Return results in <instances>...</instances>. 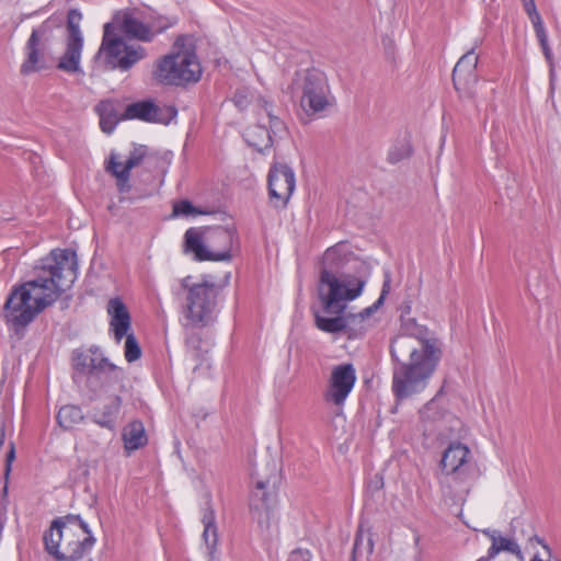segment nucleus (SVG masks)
I'll return each instance as SVG.
<instances>
[{"instance_id": "nucleus-1", "label": "nucleus", "mask_w": 561, "mask_h": 561, "mask_svg": "<svg viewBox=\"0 0 561 561\" xmlns=\"http://www.w3.org/2000/svg\"><path fill=\"white\" fill-rule=\"evenodd\" d=\"M393 366L392 391L402 400L422 392L435 370L440 356L437 340H416L397 336L390 346Z\"/></svg>"}, {"instance_id": "nucleus-2", "label": "nucleus", "mask_w": 561, "mask_h": 561, "mask_svg": "<svg viewBox=\"0 0 561 561\" xmlns=\"http://www.w3.org/2000/svg\"><path fill=\"white\" fill-rule=\"evenodd\" d=\"M37 275L21 286L30 291L36 316L51 306L62 293L69 289L77 278L78 260L71 249H54L39 261Z\"/></svg>"}, {"instance_id": "nucleus-3", "label": "nucleus", "mask_w": 561, "mask_h": 561, "mask_svg": "<svg viewBox=\"0 0 561 561\" xmlns=\"http://www.w3.org/2000/svg\"><path fill=\"white\" fill-rule=\"evenodd\" d=\"M45 551L56 561H80L94 547L96 538L80 515L55 518L43 536Z\"/></svg>"}, {"instance_id": "nucleus-4", "label": "nucleus", "mask_w": 561, "mask_h": 561, "mask_svg": "<svg viewBox=\"0 0 561 561\" xmlns=\"http://www.w3.org/2000/svg\"><path fill=\"white\" fill-rule=\"evenodd\" d=\"M352 252L345 244L337 243L329 248L321 262L319 296L323 305V312L330 313L335 307L341 312L345 309V300L357 298L366 284L364 279L351 278L341 282L337 273L350 261Z\"/></svg>"}, {"instance_id": "nucleus-5", "label": "nucleus", "mask_w": 561, "mask_h": 561, "mask_svg": "<svg viewBox=\"0 0 561 561\" xmlns=\"http://www.w3.org/2000/svg\"><path fill=\"white\" fill-rule=\"evenodd\" d=\"M234 236V228H209L206 230V243H204L202 233L195 228H190L184 234V248L186 252H192L194 259L199 262L229 261Z\"/></svg>"}, {"instance_id": "nucleus-6", "label": "nucleus", "mask_w": 561, "mask_h": 561, "mask_svg": "<svg viewBox=\"0 0 561 561\" xmlns=\"http://www.w3.org/2000/svg\"><path fill=\"white\" fill-rule=\"evenodd\" d=\"M288 92L298 96L301 108L307 115L323 112L330 106V87L323 71L311 68L296 71Z\"/></svg>"}, {"instance_id": "nucleus-7", "label": "nucleus", "mask_w": 561, "mask_h": 561, "mask_svg": "<svg viewBox=\"0 0 561 561\" xmlns=\"http://www.w3.org/2000/svg\"><path fill=\"white\" fill-rule=\"evenodd\" d=\"M190 276L181 280L182 288L187 290L184 317L192 327H206L215 319L219 286L208 280L190 285Z\"/></svg>"}, {"instance_id": "nucleus-8", "label": "nucleus", "mask_w": 561, "mask_h": 561, "mask_svg": "<svg viewBox=\"0 0 561 561\" xmlns=\"http://www.w3.org/2000/svg\"><path fill=\"white\" fill-rule=\"evenodd\" d=\"M201 75L202 69L197 56L190 49H179L163 56L153 71V77L158 82L172 85L197 82Z\"/></svg>"}, {"instance_id": "nucleus-9", "label": "nucleus", "mask_w": 561, "mask_h": 561, "mask_svg": "<svg viewBox=\"0 0 561 561\" xmlns=\"http://www.w3.org/2000/svg\"><path fill=\"white\" fill-rule=\"evenodd\" d=\"M254 485L250 495V512L262 529H268L275 517L276 490L279 477L275 463H272L270 473L264 476L253 473Z\"/></svg>"}, {"instance_id": "nucleus-10", "label": "nucleus", "mask_w": 561, "mask_h": 561, "mask_svg": "<svg viewBox=\"0 0 561 561\" xmlns=\"http://www.w3.org/2000/svg\"><path fill=\"white\" fill-rule=\"evenodd\" d=\"M104 54L106 64L122 71L129 70L135 64L146 57V49L140 45H127L116 33L113 22L104 25L102 44L98 55Z\"/></svg>"}, {"instance_id": "nucleus-11", "label": "nucleus", "mask_w": 561, "mask_h": 561, "mask_svg": "<svg viewBox=\"0 0 561 561\" xmlns=\"http://www.w3.org/2000/svg\"><path fill=\"white\" fill-rule=\"evenodd\" d=\"M56 26L58 23L49 18L32 31L24 48L25 59L20 69L22 75H31L47 68L46 53Z\"/></svg>"}, {"instance_id": "nucleus-12", "label": "nucleus", "mask_w": 561, "mask_h": 561, "mask_svg": "<svg viewBox=\"0 0 561 561\" xmlns=\"http://www.w3.org/2000/svg\"><path fill=\"white\" fill-rule=\"evenodd\" d=\"M82 14L78 9H70L67 14L66 49L60 56L57 68L67 73H80L83 34L80 30Z\"/></svg>"}, {"instance_id": "nucleus-13", "label": "nucleus", "mask_w": 561, "mask_h": 561, "mask_svg": "<svg viewBox=\"0 0 561 561\" xmlns=\"http://www.w3.org/2000/svg\"><path fill=\"white\" fill-rule=\"evenodd\" d=\"M31 294L24 286H14L7 297L3 306V318L12 330L20 334L35 319L33 305L30 304Z\"/></svg>"}, {"instance_id": "nucleus-14", "label": "nucleus", "mask_w": 561, "mask_h": 561, "mask_svg": "<svg viewBox=\"0 0 561 561\" xmlns=\"http://www.w3.org/2000/svg\"><path fill=\"white\" fill-rule=\"evenodd\" d=\"M296 186L294 170L287 164L275 163L268 172V193L276 207H286Z\"/></svg>"}, {"instance_id": "nucleus-15", "label": "nucleus", "mask_w": 561, "mask_h": 561, "mask_svg": "<svg viewBox=\"0 0 561 561\" xmlns=\"http://www.w3.org/2000/svg\"><path fill=\"white\" fill-rule=\"evenodd\" d=\"M176 115L178 110L173 105L158 106L150 100H144L128 104L122 118L168 125Z\"/></svg>"}, {"instance_id": "nucleus-16", "label": "nucleus", "mask_w": 561, "mask_h": 561, "mask_svg": "<svg viewBox=\"0 0 561 561\" xmlns=\"http://www.w3.org/2000/svg\"><path fill=\"white\" fill-rule=\"evenodd\" d=\"M356 382V370L351 363H344L332 369L325 400L342 405Z\"/></svg>"}, {"instance_id": "nucleus-17", "label": "nucleus", "mask_w": 561, "mask_h": 561, "mask_svg": "<svg viewBox=\"0 0 561 561\" xmlns=\"http://www.w3.org/2000/svg\"><path fill=\"white\" fill-rule=\"evenodd\" d=\"M125 375L123 368L114 365L106 359V364L102 365L93 376H89L85 386L94 394L100 392H108L115 385L124 390Z\"/></svg>"}, {"instance_id": "nucleus-18", "label": "nucleus", "mask_w": 561, "mask_h": 561, "mask_svg": "<svg viewBox=\"0 0 561 561\" xmlns=\"http://www.w3.org/2000/svg\"><path fill=\"white\" fill-rule=\"evenodd\" d=\"M482 534L490 539L491 546L486 556L479 558L477 561H491L502 552L515 556L518 561H525V556L514 537L504 536L500 530L491 528L483 529Z\"/></svg>"}, {"instance_id": "nucleus-19", "label": "nucleus", "mask_w": 561, "mask_h": 561, "mask_svg": "<svg viewBox=\"0 0 561 561\" xmlns=\"http://www.w3.org/2000/svg\"><path fill=\"white\" fill-rule=\"evenodd\" d=\"M456 443H449L448 447L443 453L439 462L438 479L442 486V492L447 504L453 506L456 503V495L453 484L456 481Z\"/></svg>"}, {"instance_id": "nucleus-20", "label": "nucleus", "mask_w": 561, "mask_h": 561, "mask_svg": "<svg viewBox=\"0 0 561 561\" xmlns=\"http://www.w3.org/2000/svg\"><path fill=\"white\" fill-rule=\"evenodd\" d=\"M106 359L107 357L96 345L89 348H77L72 352L71 357L75 371L84 375L87 378L93 376L102 365H105Z\"/></svg>"}, {"instance_id": "nucleus-21", "label": "nucleus", "mask_w": 561, "mask_h": 561, "mask_svg": "<svg viewBox=\"0 0 561 561\" xmlns=\"http://www.w3.org/2000/svg\"><path fill=\"white\" fill-rule=\"evenodd\" d=\"M122 397L113 396L108 402L102 407H95L89 414L91 421L102 428L114 432L117 427V421L122 408Z\"/></svg>"}, {"instance_id": "nucleus-22", "label": "nucleus", "mask_w": 561, "mask_h": 561, "mask_svg": "<svg viewBox=\"0 0 561 561\" xmlns=\"http://www.w3.org/2000/svg\"><path fill=\"white\" fill-rule=\"evenodd\" d=\"M107 313L111 316V330L116 342L119 343L130 329L129 311L121 298H112L107 304Z\"/></svg>"}, {"instance_id": "nucleus-23", "label": "nucleus", "mask_w": 561, "mask_h": 561, "mask_svg": "<svg viewBox=\"0 0 561 561\" xmlns=\"http://www.w3.org/2000/svg\"><path fill=\"white\" fill-rule=\"evenodd\" d=\"M343 311L344 309L339 312L337 307H335L332 313H337L339 316L333 318L323 317L318 311H314V322L317 328L328 333L346 332L350 325L356 321V316H353L352 313L341 314ZM329 314H331V312Z\"/></svg>"}, {"instance_id": "nucleus-24", "label": "nucleus", "mask_w": 561, "mask_h": 561, "mask_svg": "<svg viewBox=\"0 0 561 561\" xmlns=\"http://www.w3.org/2000/svg\"><path fill=\"white\" fill-rule=\"evenodd\" d=\"M119 28L127 37L142 42H151L154 36V33L148 25L136 19L129 12L124 13Z\"/></svg>"}, {"instance_id": "nucleus-25", "label": "nucleus", "mask_w": 561, "mask_h": 561, "mask_svg": "<svg viewBox=\"0 0 561 561\" xmlns=\"http://www.w3.org/2000/svg\"><path fill=\"white\" fill-rule=\"evenodd\" d=\"M243 138L249 146L260 152L271 148L274 142L273 136L270 135L267 127L263 124L249 126L243 133Z\"/></svg>"}, {"instance_id": "nucleus-26", "label": "nucleus", "mask_w": 561, "mask_h": 561, "mask_svg": "<svg viewBox=\"0 0 561 561\" xmlns=\"http://www.w3.org/2000/svg\"><path fill=\"white\" fill-rule=\"evenodd\" d=\"M123 440L128 451L144 447L148 439L142 422L135 420L128 423L123 431Z\"/></svg>"}, {"instance_id": "nucleus-27", "label": "nucleus", "mask_w": 561, "mask_h": 561, "mask_svg": "<svg viewBox=\"0 0 561 561\" xmlns=\"http://www.w3.org/2000/svg\"><path fill=\"white\" fill-rule=\"evenodd\" d=\"M202 523L204 524L203 539L211 554L216 549L218 537L215 525V512L209 501L206 502V506L203 510Z\"/></svg>"}, {"instance_id": "nucleus-28", "label": "nucleus", "mask_w": 561, "mask_h": 561, "mask_svg": "<svg viewBox=\"0 0 561 561\" xmlns=\"http://www.w3.org/2000/svg\"><path fill=\"white\" fill-rule=\"evenodd\" d=\"M95 112L100 116V127L102 131L111 134L117 123L122 121V115L115 108V105L111 101H102L95 106Z\"/></svg>"}, {"instance_id": "nucleus-29", "label": "nucleus", "mask_w": 561, "mask_h": 561, "mask_svg": "<svg viewBox=\"0 0 561 561\" xmlns=\"http://www.w3.org/2000/svg\"><path fill=\"white\" fill-rule=\"evenodd\" d=\"M413 154V147L411 138L404 135L401 138H397L390 146L387 153V161L390 164H397L403 160L411 158Z\"/></svg>"}, {"instance_id": "nucleus-30", "label": "nucleus", "mask_w": 561, "mask_h": 561, "mask_svg": "<svg viewBox=\"0 0 561 561\" xmlns=\"http://www.w3.org/2000/svg\"><path fill=\"white\" fill-rule=\"evenodd\" d=\"M462 465H468L469 480L477 481L481 476V470L474 453L467 445L458 442V477Z\"/></svg>"}, {"instance_id": "nucleus-31", "label": "nucleus", "mask_w": 561, "mask_h": 561, "mask_svg": "<svg viewBox=\"0 0 561 561\" xmlns=\"http://www.w3.org/2000/svg\"><path fill=\"white\" fill-rule=\"evenodd\" d=\"M83 420L84 415L81 408L75 404L61 407L57 414V422L65 430L72 428Z\"/></svg>"}, {"instance_id": "nucleus-32", "label": "nucleus", "mask_w": 561, "mask_h": 561, "mask_svg": "<svg viewBox=\"0 0 561 561\" xmlns=\"http://www.w3.org/2000/svg\"><path fill=\"white\" fill-rule=\"evenodd\" d=\"M122 163L116 161V157L114 153L111 154L108 164L106 165V171L111 173L116 179V185L119 193H128L131 190V185L129 183L130 172H125V170L121 169Z\"/></svg>"}, {"instance_id": "nucleus-33", "label": "nucleus", "mask_w": 561, "mask_h": 561, "mask_svg": "<svg viewBox=\"0 0 561 561\" xmlns=\"http://www.w3.org/2000/svg\"><path fill=\"white\" fill-rule=\"evenodd\" d=\"M478 65V55L473 49L468 50L458 59V71L467 83L476 82V69Z\"/></svg>"}, {"instance_id": "nucleus-34", "label": "nucleus", "mask_w": 561, "mask_h": 561, "mask_svg": "<svg viewBox=\"0 0 561 561\" xmlns=\"http://www.w3.org/2000/svg\"><path fill=\"white\" fill-rule=\"evenodd\" d=\"M147 154V147L144 145L134 146V149L130 151L129 157L127 158L124 165L122 164L121 169L125 170V172H130L131 169L138 167Z\"/></svg>"}, {"instance_id": "nucleus-35", "label": "nucleus", "mask_w": 561, "mask_h": 561, "mask_svg": "<svg viewBox=\"0 0 561 561\" xmlns=\"http://www.w3.org/2000/svg\"><path fill=\"white\" fill-rule=\"evenodd\" d=\"M124 355L128 363H133L140 358L141 348L133 333L126 334Z\"/></svg>"}, {"instance_id": "nucleus-36", "label": "nucleus", "mask_w": 561, "mask_h": 561, "mask_svg": "<svg viewBox=\"0 0 561 561\" xmlns=\"http://www.w3.org/2000/svg\"><path fill=\"white\" fill-rule=\"evenodd\" d=\"M173 216H196L205 215L206 211L195 207L190 201L183 199L173 205Z\"/></svg>"}, {"instance_id": "nucleus-37", "label": "nucleus", "mask_w": 561, "mask_h": 561, "mask_svg": "<svg viewBox=\"0 0 561 561\" xmlns=\"http://www.w3.org/2000/svg\"><path fill=\"white\" fill-rule=\"evenodd\" d=\"M267 130L273 139L276 137H282L286 134L287 128L284 121L279 117L277 113L273 114V116L268 117V127Z\"/></svg>"}, {"instance_id": "nucleus-38", "label": "nucleus", "mask_w": 561, "mask_h": 561, "mask_svg": "<svg viewBox=\"0 0 561 561\" xmlns=\"http://www.w3.org/2000/svg\"><path fill=\"white\" fill-rule=\"evenodd\" d=\"M257 115L261 117L263 114L268 118L276 113L274 103L265 96L257 98L256 101Z\"/></svg>"}, {"instance_id": "nucleus-39", "label": "nucleus", "mask_w": 561, "mask_h": 561, "mask_svg": "<svg viewBox=\"0 0 561 561\" xmlns=\"http://www.w3.org/2000/svg\"><path fill=\"white\" fill-rule=\"evenodd\" d=\"M523 8L527 13L530 22H534L538 19H541L539 12L537 11L535 0H522Z\"/></svg>"}, {"instance_id": "nucleus-40", "label": "nucleus", "mask_w": 561, "mask_h": 561, "mask_svg": "<svg viewBox=\"0 0 561 561\" xmlns=\"http://www.w3.org/2000/svg\"><path fill=\"white\" fill-rule=\"evenodd\" d=\"M531 24L534 26V30H535L536 36L539 41V44L541 45V44L548 43V35H547L542 19H538V20L531 22Z\"/></svg>"}, {"instance_id": "nucleus-41", "label": "nucleus", "mask_w": 561, "mask_h": 561, "mask_svg": "<svg viewBox=\"0 0 561 561\" xmlns=\"http://www.w3.org/2000/svg\"><path fill=\"white\" fill-rule=\"evenodd\" d=\"M390 285H391V274L389 271H385V278L382 283V289L379 298L377 299V306H381L385 301L386 296L390 291Z\"/></svg>"}, {"instance_id": "nucleus-42", "label": "nucleus", "mask_w": 561, "mask_h": 561, "mask_svg": "<svg viewBox=\"0 0 561 561\" xmlns=\"http://www.w3.org/2000/svg\"><path fill=\"white\" fill-rule=\"evenodd\" d=\"M310 559L311 553L309 552V550L298 548L290 552L287 561H310Z\"/></svg>"}, {"instance_id": "nucleus-43", "label": "nucleus", "mask_w": 561, "mask_h": 561, "mask_svg": "<svg viewBox=\"0 0 561 561\" xmlns=\"http://www.w3.org/2000/svg\"><path fill=\"white\" fill-rule=\"evenodd\" d=\"M14 459H15V448H14V444L11 443L10 444V449L7 453V457H5V468H4V478L5 479L9 478V474L11 472V465H12Z\"/></svg>"}, {"instance_id": "nucleus-44", "label": "nucleus", "mask_w": 561, "mask_h": 561, "mask_svg": "<svg viewBox=\"0 0 561 561\" xmlns=\"http://www.w3.org/2000/svg\"><path fill=\"white\" fill-rule=\"evenodd\" d=\"M446 389V383H444L440 390L436 393V396L425 405V409L431 411L439 407L443 401V394Z\"/></svg>"}, {"instance_id": "nucleus-45", "label": "nucleus", "mask_w": 561, "mask_h": 561, "mask_svg": "<svg viewBox=\"0 0 561 561\" xmlns=\"http://www.w3.org/2000/svg\"><path fill=\"white\" fill-rule=\"evenodd\" d=\"M380 306H377V301L371 305L370 307L365 308L363 311H360L356 316V320L359 319L363 321L364 319L368 318L375 310H377Z\"/></svg>"}, {"instance_id": "nucleus-46", "label": "nucleus", "mask_w": 561, "mask_h": 561, "mask_svg": "<svg viewBox=\"0 0 561 561\" xmlns=\"http://www.w3.org/2000/svg\"><path fill=\"white\" fill-rule=\"evenodd\" d=\"M362 542H363V537H362V530L359 529L355 537L351 561H356V554L359 550V546L362 545Z\"/></svg>"}, {"instance_id": "nucleus-47", "label": "nucleus", "mask_w": 561, "mask_h": 561, "mask_svg": "<svg viewBox=\"0 0 561 561\" xmlns=\"http://www.w3.org/2000/svg\"><path fill=\"white\" fill-rule=\"evenodd\" d=\"M459 481L463 482L468 486H470L474 482V481H470L469 480L468 465H466V466L462 465L461 466L460 476L458 477V482Z\"/></svg>"}, {"instance_id": "nucleus-48", "label": "nucleus", "mask_w": 561, "mask_h": 561, "mask_svg": "<svg viewBox=\"0 0 561 561\" xmlns=\"http://www.w3.org/2000/svg\"><path fill=\"white\" fill-rule=\"evenodd\" d=\"M541 49H542V53L546 57V59L552 64V54H551V49L549 47V44L548 43H545V44H541Z\"/></svg>"}, {"instance_id": "nucleus-49", "label": "nucleus", "mask_w": 561, "mask_h": 561, "mask_svg": "<svg viewBox=\"0 0 561 561\" xmlns=\"http://www.w3.org/2000/svg\"><path fill=\"white\" fill-rule=\"evenodd\" d=\"M383 486L382 478L379 476H375V480L371 481L370 488H374V490H379Z\"/></svg>"}, {"instance_id": "nucleus-50", "label": "nucleus", "mask_w": 561, "mask_h": 561, "mask_svg": "<svg viewBox=\"0 0 561 561\" xmlns=\"http://www.w3.org/2000/svg\"><path fill=\"white\" fill-rule=\"evenodd\" d=\"M184 46V37L180 36L176 38L175 43H174V47L176 48H181Z\"/></svg>"}, {"instance_id": "nucleus-51", "label": "nucleus", "mask_w": 561, "mask_h": 561, "mask_svg": "<svg viewBox=\"0 0 561 561\" xmlns=\"http://www.w3.org/2000/svg\"><path fill=\"white\" fill-rule=\"evenodd\" d=\"M4 442V431L2 428V425L0 424V448L2 447Z\"/></svg>"}, {"instance_id": "nucleus-52", "label": "nucleus", "mask_w": 561, "mask_h": 561, "mask_svg": "<svg viewBox=\"0 0 561 561\" xmlns=\"http://www.w3.org/2000/svg\"><path fill=\"white\" fill-rule=\"evenodd\" d=\"M367 548H368V552L371 553L374 550V543H373L371 538H368Z\"/></svg>"}, {"instance_id": "nucleus-53", "label": "nucleus", "mask_w": 561, "mask_h": 561, "mask_svg": "<svg viewBox=\"0 0 561 561\" xmlns=\"http://www.w3.org/2000/svg\"><path fill=\"white\" fill-rule=\"evenodd\" d=\"M455 76H456V66H454V68L451 69V73H450L453 83H455Z\"/></svg>"}, {"instance_id": "nucleus-54", "label": "nucleus", "mask_w": 561, "mask_h": 561, "mask_svg": "<svg viewBox=\"0 0 561 561\" xmlns=\"http://www.w3.org/2000/svg\"><path fill=\"white\" fill-rule=\"evenodd\" d=\"M172 24H173V23H169V24H165V25H163V26L159 27V32H161V31H163V30L168 28V27H169V26H171Z\"/></svg>"}, {"instance_id": "nucleus-55", "label": "nucleus", "mask_w": 561, "mask_h": 561, "mask_svg": "<svg viewBox=\"0 0 561 561\" xmlns=\"http://www.w3.org/2000/svg\"><path fill=\"white\" fill-rule=\"evenodd\" d=\"M536 540H537L538 543L542 545V547L545 549H548V547L546 545H543L542 540L539 537H536Z\"/></svg>"}, {"instance_id": "nucleus-56", "label": "nucleus", "mask_w": 561, "mask_h": 561, "mask_svg": "<svg viewBox=\"0 0 561 561\" xmlns=\"http://www.w3.org/2000/svg\"><path fill=\"white\" fill-rule=\"evenodd\" d=\"M466 433H467V431H465V435H460V434L458 433V437L463 438V437L466 436Z\"/></svg>"}, {"instance_id": "nucleus-57", "label": "nucleus", "mask_w": 561, "mask_h": 561, "mask_svg": "<svg viewBox=\"0 0 561 561\" xmlns=\"http://www.w3.org/2000/svg\"><path fill=\"white\" fill-rule=\"evenodd\" d=\"M83 473L87 476L89 473L88 468L84 469Z\"/></svg>"}, {"instance_id": "nucleus-58", "label": "nucleus", "mask_w": 561, "mask_h": 561, "mask_svg": "<svg viewBox=\"0 0 561 561\" xmlns=\"http://www.w3.org/2000/svg\"><path fill=\"white\" fill-rule=\"evenodd\" d=\"M88 561H92V560L90 559V560H88Z\"/></svg>"}, {"instance_id": "nucleus-59", "label": "nucleus", "mask_w": 561, "mask_h": 561, "mask_svg": "<svg viewBox=\"0 0 561 561\" xmlns=\"http://www.w3.org/2000/svg\"><path fill=\"white\" fill-rule=\"evenodd\" d=\"M483 1L485 2L486 0H483Z\"/></svg>"}]
</instances>
